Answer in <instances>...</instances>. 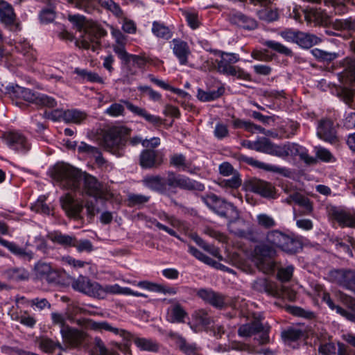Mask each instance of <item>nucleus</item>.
Returning <instances> with one entry per match:
<instances>
[{"instance_id":"obj_1","label":"nucleus","mask_w":355,"mask_h":355,"mask_svg":"<svg viewBox=\"0 0 355 355\" xmlns=\"http://www.w3.org/2000/svg\"><path fill=\"white\" fill-rule=\"evenodd\" d=\"M52 178L63 188L81 191L92 197L96 202H105L110 197L108 191L95 177L69 164L55 165L52 171Z\"/></svg>"},{"instance_id":"obj_2","label":"nucleus","mask_w":355,"mask_h":355,"mask_svg":"<svg viewBox=\"0 0 355 355\" xmlns=\"http://www.w3.org/2000/svg\"><path fill=\"white\" fill-rule=\"evenodd\" d=\"M77 324L86 329L96 331H106L115 335H119L127 341L133 340L135 345L143 351L155 352L159 350L158 343L151 338L135 337L132 333L122 329L113 327L106 321L96 322L92 319L82 318L77 320Z\"/></svg>"},{"instance_id":"obj_3","label":"nucleus","mask_w":355,"mask_h":355,"mask_svg":"<svg viewBox=\"0 0 355 355\" xmlns=\"http://www.w3.org/2000/svg\"><path fill=\"white\" fill-rule=\"evenodd\" d=\"M257 151L282 159L289 156L295 157L298 155L307 164H312L315 162V159L309 156L306 150L302 146L290 142L282 145H277L265 137L257 138Z\"/></svg>"},{"instance_id":"obj_4","label":"nucleus","mask_w":355,"mask_h":355,"mask_svg":"<svg viewBox=\"0 0 355 355\" xmlns=\"http://www.w3.org/2000/svg\"><path fill=\"white\" fill-rule=\"evenodd\" d=\"M201 200L215 214L228 220V228L231 232L240 237L245 236L244 230L232 229L231 224L235 223L240 217L237 208L232 203L219 198L214 193L202 196Z\"/></svg>"},{"instance_id":"obj_5","label":"nucleus","mask_w":355,"mask_h":355,"mask_svg":"<svg viewBox=\"0 0 355 355\" xmlns=\"http://www.w3.org/2000/svg\"><path fill=\"white\" fill-rule=\"evenodd\" d=\"M220 60L217 61V71L220 73L236 76L239 79L250 80V76L241 67L234 66V64L240 60L239 55L234 53L218 51Z\"/></svg>"},{"instance_id":"obj_6","label":"nucleus","mask_w":355,"mask_h":355,"mask_svg":"<svg viewBox=\"0 0 355 355\" xmlns=\"http://www.w3.org/2000/svg\"><path fill=\"white\" fill-rule=\"evenodd\" d=\"M130 132V130L124 126L110 128L103 137L105 148L112 153L120 155V150L125 146Z\"/></svg>"},{"instance_id":"obj_7","label":"nucleus","mask_w":355,"mask_h":355,"mask_svg":"<svg viewBox=\"0 0 355 355\" xmlns=\"http://www.w3.org/2000/svg\"><path fill=\"white\" fill-rule=\"evenodd\" d=\"M80 37L76 41L79 48L96 51L100 46L99 40L106 32L98 26L92 24L82 31Z\"/></svg>"},{"instance_id":"obj_8","label":"nucleus","mask_w":355,"mask_h":355,"mask_svg":"<svg viewBox=\"0 0 355 355\" xmlns=\"http://www.w3.org/2000/svg\"><path fill=\"white\" fill-rule=\"evenodd\" d=\"M266 241L272 247L279 248L288 253H295L299 247V242L290 236L279 231H270L266 234Z\"/></svg>"},{"instance_id":"obj_9","label":"nucleus","mask_w":355,"mask_h":355,"mask_svg":"<svg viewBox=\"0 0 355 355\" xmlns=\"http://www.w3.org/2000/svg\"><path fill=\"white\" fill-rule=\"evenodd\" d=\"M72 288L89 297L96 298H105V286L98 282H92L89 277L80 275L71 283Z\"/></svg>"},{"instance_id":"obj_10","label":"nucleus","mask_w":355,"mask_h":355,"mask_svg":"<svg viewBox=\"0 0 355 355\" xmlns=\"http://www.w3.org/2000/svg\"><path fill=\"white\" fill-rule=\"evenodd\" d=\"M327 279L347 289L355 291V270L334 269L327 274Z\"/></svg>"},{"instance_id":"obj_11","label":"nucleus","mask_w":355,"mask_h":355,"mask_svg":"<svg viewBox=\"0 0 355 355\" xmlns=\"http://www.w3.org/2000/svg\"><path fill=\"white\" fill-rule=\"evenodd\" d=\"M0 23L12 32H18L21 29L12 6L4 0H0Z\"/></svg>"},{"instance_id":"obj_12","label":"nucleus","mask_w":355,"mask_h":355,"mask_svg":"<svg viewBox=\"0 0 355 355\" xmlns=\"http://www.w3.org/2000/svg\"><path fill=\"white\" fill-rule=\"evenodd\" d=\"M168 185L171 187V190L177 187L184 190L198 191H202L205 189L203 184L188 177L177 175L173 171H168Z\"/></svg>"},{"instance_id":"obj_13","label":"nucleus","mask_w":355,"mask_h":355,"mask_svg":"<svg viewBox=\"0 0 355 355\" xmlns=\"http://www.w3.org/2000/svg\"><path fill=\"white\" fill-rule=\"evenodd\" d=\"M5 140L10 148L23 155L26 154L31 148L30 140L19 132H9L6 135Z\"/></svg>"},{"instance_id":"obj_14","label":"nucleus","mask_w":355,"mask_h":355,"mask_svg":"<svg viewBox=\"0 0 355 355\" xmlns=\"http://www.w3.org/2000/svg\"><path fill=\"white\" fill-rule=\"evenodd\" d=\"M329 214L341 227H355L354 211L333 207L329 209Z\"/></svg>"},{"instance_id":"obj_15","label":"nucleus","mask_w":355,"mask_h":355,"mask_svg":"<svg viewBox=\"0 0 355 355\" xmlns=\"http://www.w3.org/2000/svg\"><path fill=\"white\" fill-rule=\"evenodd\" d=\"M142 182L144 186L161 194L169 195L171 193V187L168 185V176L166 180L159 175L147 176Z\"/></svg>"},{"instance_id":"obj_16","label":"nucleus","mask_w":355,"mask_h":355,"mask_svg":"<svg viewBox=\"0 0 355 355\" xmlns=\"http://www.w3.org/2000/svg\"><path fill=\"white\" fill-rule=\"evenodd\" d=\"M121 102L133 114L144 119L148 123L154 125H158L162 123V119L159 116L150 114L146 109L135 105L129 101L123 100Z\"/></svg>"},{"instance_id":"obj_17","label":"nucleus","mask_w":355,"mask_h":355,"mask_svg":"<svg viewBox=\"0 0 355 355\" xmlns=\"http://www.w3.org/2000/svg\"><path fill=\"white\" fill-rule=\"evenodd\" d=\"M336 128L330 119H323L318 122L317 135L322 139L333 142L336 139Z\"/></svg>"},{"instance_id":"obj_18","label":"nucleus","mask_w":355,"mask_h":355,"mask_svg":"<svg viewBox=\"0 0 355 355\" xmlns=\"http://www.w3.org/2000/svg\"><path fill=\"white\" fill-rule=\"evenodd\" d=\"M6 89L11 97L21 98L34 104L36 101L37 95L38 94V92H34L30 89L17 85H9L6 87Z\"/></svg>"},{"instance_id":"obj_19","label":"nucleus","mask_w":355,"mask_h":355,"mask_svg":"<svg viewBox=\"0 0 355 355\" xmlns=\"http://www.w3.org/2000/svg\"><path fill=\"white\" fill-rule=\"evenodd\" d=\"M197 295L204 301L216 308L222 309L225 305V297L212 290L202 288L198 291Z\"/></svg>"},{"instance_id":"obj_20","label":"nucleus","mask_w":355,"mask_h":355,"mask_svg":"<svg viewBox=\"0 0 355 355\" xmlns=\"http://www.w3.org/2000/svg\"><path fill=\"white\" fill-rule=\"evenodd\" d=\"M60 203L62 208L69 216H78L83 209L82 203L75 200L69 194L61 197Z\"/></svg>"},{"instance_id":"obj_21","label":"nucleus","mask_w":355,"mask_h":355,"mask_svg":"<svg viewBox=\"0 0 355 355\" xmlns=\"http://www.w3.org/2000/svg\"><path fill=\"white\" fill-rule=\"evenodd\" d=\"M60 333L64 340L71 347L78 346L85 338V334L83 331L69 327L61 329Z\"/></svg>"},{"instance_id":"obj_22","label":"nucleus","mask_w":355,"mask_h":355,"mask_svg":"<svg viewBox=\"0 0 355 355\" xmlns=\"http://www.w3.org/2000/svg\"><path fill=\"white\" fill-rule=\"evenodd\" d=\"M173 52L178 58L181 65H187L188 64V58L191 54V51L188 44L180 40L173 39Z\"/></svg>"},{"instance_id":"obj_23","label":"nucleus","mask_w":355,"mask_h":355,"mask_svg":"<svg viewBox=\"0 0 355 355\" xmlns=\"http://www.w3.org/2000/svg\"><path fill=\"white\" fill-rule=\"evenodd\" d=\"M35 275L38 278L45 279L49 282L55 280L58 277L56 271L49 263L39 261L35 265Z\"/></svg>"},{"instance_id":"obj_24","label":"nucleus","mask_w":355,"mask_h":355,"mask_svg":"<svg viewBox=\"0 0 355 355\" xmlns=\"http://www.w3.org/2000/svg\"><path fill=\"white\" fill-rule=\"evenodd\" d=\"M340 78L346 84H355V58H346L343 61Z\"/></svg>"},{"instance_id":"obj_25","label":"nucleus","mask_w":355,"mask_h":355,"mask_svg":"<svg viewBox=\"0 0 355 355\" xmlns=\"http://www.w3.org/2000/svg\"><path fill=\"white\" fill-rule=\"evenodd\" d=\"M252 288L254 291L266 293L271 296H277L279 294L275 283L266 278H259L255 280L252 284Z\"/></svg>"},{"instance_id":"obj_26","label":"nucleus","mask_w":355,"mask_h":355,"mask_svg":"<svg viewBox=\"0 0 355 355\" xmlns=\"http://www.w3.org/2000/svg\"><path fill=\"white\" fill-rule=\"evenodd\" d=\"M162 161L158 159L157 153L151 149L144 150L140 155V165L145 168L157 167Z\"/></svg>"},{"instance_id":"obj_27","label":"nucleus","mask_w":355,"mask_h":355,"mask_svg":"<svg viewBox=\"0 0 355 355\" xmlns=\"http://www.w3.org/2000/svg\"><path fill=\"white\" fill-rule=\"evenodd\" d=\"M252 190L264 198H275V187L270 182L263 180H257L252 184Z\"/></svg>"},{"instance_id":"obj_28","label":"nucleus","mask_w":355,"mask_h":355,"mask_svg":"<svg viewBox=\"0 0 355 355\" xmlns=\"http://www.w3.org/2000/svg\"><path fill=\"white\" fill-rule=\"evenodd\" d=\"M2 276L9 281L21 282L28 279L29 272L24 268H10L3 271Z\"/></svg>"},{"instance_id":"obj_29","label":"nucleus","mask_w":355,"mask_h":355,"mask_svg":"<svg viewBox=\"0 0 355 355\" xmlns=\"http://www.w3.org/2000/svg\"><path fill=\"white\" fill-rule=\"evenodd\" d=\"M187 312L180 304L171 305L168 309L167 320L172 323L184 322Z\"/></svg>"},{"instance_id":"obj_30","label":"nucleus","mask_w":355,"mask_h":355,"mask_svg":"<svg viewBox=\"0 0 355 355\" xmlns=\"http://www.w3.org/2000/svg\"><path fill=\"white\" fill-rule=\"evenodd\" d=\"M0 244L7 248L12 254L24 258L26 260L30 261L33 258V253L31 251H26L24 248L15 243L4 239H0Z\"/></svg>"},{"instance_id":"obj_31","label":"nucleus","mask_w":355,"mask_h":355,"mask_svg":"<svg viewBox=\"0 0 355 355\" xmlns=\"http://www.w3.org/2000/svg\"><path fill=\"white\" fill-rule=\"evenodd\" d=\"M78 151L93 157L98 165H103L105 163V160L103 157L99 149L96 147L90 146L85 142H81L80 144L78 146Z\"/></svg>"},{"instance_id":"obj_32","label":"nucleus","mask_w":355,"mask_h":355,"mask_svg":"<svg viewBox=\"0 0 355 355\" xmlns=\"http://www.w3.org/2000/svg\"><path fill=\"white\" fill-rule=\"evenodd\" d=\"M232 21L237 26L246 30H253L257 26L256 20L241 12L235 13L232 17Z\"/></svg>"},{"instance_id":"obj_33","label":"nucleus","mask_w":355,"mask_h":355,"mask_svg":"<svg viewBox=\"0 0 355 355\" xmlns=\"http://www.w3.org/2000/svg\"><path fill=\"white\" fill-rule=\"evenodd\" d=\"M320 42L319 37L315 35L299 31L295 43L302 48L309 49Z\"/></svg>"},{"instance_id":"obj_34","label":"nucleus","mask_w":355,"mask_h":355,"mask_svg":"<svg viewBox=\"0 0 355 355\" xmlns=\"http://www.w3.org/2000/svg\"><path fill=\"white\" fill-rule=\"evenodd\" d=\"M170 165L191 174L194 173L191 164L187 161L186 157L181 153H175L170 156Z\"/></svg>"},{"instance_id":"obj_35","label":"nucleus","mask_w":355,"mask_h":355,"mask_svg":"<svg viewBox=\"0 0 355 355\" xmlns=\"http://www.w3.org/2000/svg\"><path fill=\"white\" fill-rule=\"evenodd\" d=\"M53 243L64 247H73L76 237L73 235L64 234L60 232H53L49 235Z\"/></svg>"},{"instance_id":"obj_36","label":"nucleus","mask_w":355,"mask_h":355,"mask_svg":"<svg viewBox=\"0 0 355 355\" xmlns=\"http://www.w3.org/2000/svg\"><path fill=\"white\" fill-rule=\"evenodd\" d=\"M225 92V88L223 86L219 87L216 90L205 91L198 89L197 92V98L202 102H209L220 98Z\"/></svg>"},{"instance_id":"obj_37","label":"nucleus","mask_w":355,"mask_h":355,"mask_svg":"<svg viewBox=\"0 0 355 355\" xmlns=\"http://www.w3.org/2000/svg\"><path fill=\"white\" fill-rule=\"evenodd\" d=\"M243 160L250 166L257 167L258 168L264 169L268 171H272L275 173H282L285 168L279 167L276 165L268 164L264 162L254 159L250 157H244Z\"/></svg>"},{"instance_id":"obj_38","label":"nucleus","mask_w":355,"mask_h":355,"mask_svg":"<svg viewBox=\"0 0 355 355\" xmlns=\"http://www.w3.org/2000/svg\"><path fill=\"white\" fill-rule=\"evenodd\" d=\"M87 117V114L77 109L64 110V121L66 123H81Z\"/></svg>"},{"instance_id":"obj_39","label":"nucleus","mask_w":355,"mask_h":355,"mask_svg":"<svg viewBox=\"0 0 355 355\" xmlns=\"http://www.w3.org/2000/svg\"><path fill=\"white\" fill-rule=\"evenodd\" d=\"M254 253L259 261V264H262L264 259L270 258L275 254V250L272 246L261 244L255 247Z\"/></svg>"},{"instance_id":"obj_40","label":"nucleus","mask_w":355,"mask_h":355,"mask_svg":"<svg viewBox=\"0 0 355 355\" xmlns=\"http://www.w3.org/2000/svg\"><path fill=\"white\" fill-rule=\"evenodd\" d=\"M262 328L263 324L261 322L254 321L251 323L241 325L238 329V334L241 337H250L257 334V331Z\"/></svg>"},{"instance_id":"obj_41","label":"nucleus","mask_w":355,"mask_h":355,"mask_svg":"<svg viewBox=\"0 0 355 355\" xmlns=\"http://www.w3.org/2000/svg\"><path fill=\"white\" fill-rule=\"evenodd\" d=\"M152 32L157 37L169 40L172 37V32L164 24L154 21L152 26Z\"/></svg>"},{"instance_id":"obj_42","label":"nucleus","mask_w":355,"mask_h":355,"mask_svg":"<svg viewBox=\"0 0 355 355\" xmlns=\"http://www.w3.org/2000/svg\"><path fill=\"white\" fill-rule=\"evenodd\" d=\"M40 347L46 353H52L57 348L62 351L67 350V348L64 347L60 343L49 338H42L40 342Z\"/></svg>"},{"instance_id":"obj_43","label":"nucleus","mask_w":355,"mask_h":355,"mask_svg":"<svg viewBox=\"0 0 355 355\" xmlns=\"http://www.w3.org/2000/svg\"><path fill=\"white\" fill-rule=\"evenodd\" d=\"M292 198L293 199L294 202L304 209V214L309 215L311 214L313 211V204L307 197H305L299 193H294V196Z\"/></svg>"},{"instance_id":"obj_44","label":"nucleus","mask_w":355,"mask_h":355,"mask_svg":"<svg viewBox=\"0 0 355 355\" xmlns=\"http://www.w3.org/2000/svg\"><path fill=\"white\" fill-rule=\"evenodd\" d=\"M150 199V196L138 194V193H129L128 195V205L130 207H141L147 203Z\"/></svg>"},{"instance_id":"obj_45","label":"nucleus","mask_w":355,"mask_h":355,"mask_svg":"<svg viewBox=\"0 0 355 355\" xmlns=\"http://www.w3.org/2000/svg\"><path fill=\"white\" fill-rule=\"evenodd\" d=\"M263 45L284 55L293 56L292 50L278 42L266 40L264 42Z\"/></svg>"},{"instance_id":"obj_46","label":"nucleus","mask_w":355,"mask_h":355,"mask_svg":"<svg viewBox=\"0 0 355 355\" xmlns=\"http://www.w3.org/2000/svg\"><path fill=\"white\" fill-rule=\"evenodd\" d=\"M322 300L331 310H336V313L346 318L347 320L348 318H352L353 316L352 314H350L351 311L345 310L339 306L335 305L331 299L330 295L328 293H323Z\"/></svg>"},{"instance_id":"obj_47","label":"nucleus","mask_w":355,"mask_h":355,"mask_svg":"<svg viewBox=\"0 0 355 355\" xmlns=\"http://www.w3.org/2000/svg\"><path fill=\"white\" fill-rule=\"evenodd\" d=\"M242 183L241 175L239 173H235L231 178L220 180L218 184L220 187L227 189H236Z\"/></svg>"},{"instance_id":"obj_48","label":"nucleus","mask_w":355,"mask_h":355,"mask_svg":"<svg viewBox=\"0 0 355 355\" xmlns=\"http://www.w3.org/2000/svg\"><path fill=\"white\" fill-rule=\"evenodd\" d=\"M304 336L303 331L297 328L290 327L282 332V337L285 341L293 342L298 340Z\"/></svg>"},{"instance_id":"obj_49","label":"nucleus","mask_w":355,"mask_h":355,"mask_svg":"<svg viewBox=\"0 0 355 355\" xmlns=\"http://www.w3.org/2000/svg\"><path fill=\"white\" fill-rule=\"evenodd\" d=\"M194 318L199 324L205 327L206 329L214 322L212 318L204 309L196 311L194 313Z\"/></svg>"},{"instance_id":"obj_50","label":"nucleus","mask_w":355,"mask_h":355,"mask_svg":"<svg viewBox=\"0 0 355 355\" xmlns=\"http://www.w3.org/2000/svg\"><path fill=\"white\" fill-rule=\"evenodd\" d=\"M312 55L320 62H331L337 58V54L334 52H329L320 49H314L311 51Z\"/></svg>"},{"instance_id":"obj_51","label":"nucleus","mask_w":355,"mask_h":355,"mask_svg":"<svg viewBox=\"0 0 355 355\" xmlns=\"http://www.w3.org/2000/svg\"><path fill=\"white\" fill-rule=\"evenodd\" d=\"M122 294L125 295H132L133 291L128 287H121L119 284L105 286V297L107 294Z\"/></svg>"},{"instance_id":"obj_52","label":"nucleus","mask_w":355,"mask_h":355,"mask_svg":"<svg viewBox=\"0 0 355 355\" xmlns=\"http://www.w3.org/2000/svg\"><path fill=\"white\" fill-rule=\"evenodd\" d=\"M68 19L79 32H82L83 29L91 24L86 21L85 17L80 15H69Z\"/></svg>"},{"instance_id":"obj_53","label":"nucleus","mask_w":355,"mask_h":355,"mask_svg":"<svg viewBox=\"0 0 355 355\" xmlns=\"http://www.w3.org/2000/svg\"><path fill=\"white\" fill-rule=\"evenodd\" d=\"M35 104L38 106L51 108L57 105V102L55 98L51 96L38 93Z\"/></svg>"},{"instance_id":"obj_54","label":"nucleus","mask_w":355,"mask_h":355,"mask_svg":"<svg viewBox=\"0 0 355 355\" xmlns=\"http://www.w3.org/2000/svg\"><path fill=\"white\" fill-rule=\"evenodd\" d=\"M257 220L258 225L265 229L274 227L277 225L275 219L266 214H258Z\"/></svg>"},{"instance_id":"obj_55","label":"nucleus","mask_w":355,"mask_h":355,"mask_svg":"<svg viewBox=\"0 0 355 355\" xmlns=\"http://www.w3.org/2000/svg\"><path fill=\"white\" fill-rule=\"evenodd\" d=\"M76 248V250L78 252H87L89 253L94 250V245L88 239H81L78 240L76 238V241L74 242V245Z\"/></svg>"},{"instance_id":"obj_56","label":"nucleus","mask_w":355,"mask_h":355,"mask_svg":"<svg viewBox=\"0 0 355 355\" xmlns=\"http://www.w3.org/2000/svg\"><path fill=\"white\" fill-rule=\"evenodd\" d=\"M46 198L41 196L32 206V209L36 212L41 213L45 215L51 214L50 207L45 203Z\"/></svg>"},{"instance_id":"obj_57","label":"nucleus","mask_w":355,"mask_h":355,"mask_svg":"<svg viewBox=\"0 0 355 355\" xmlns=\"http://www.w3.org/2000/svg\"><path fill=\"white\" fill-rule=\"evenodd\" d=\"M349 1V0H328L325 1V3L329 6L331 5L336 14H343L347 11V7L345 3Z\"/></svg>"},{"instance_id":"obj_58","label":"nucleus","mask_w":355,"mask_h":355,"mask_svg":"<svg viewBox=\"0 0 355 355\" xmlns=\"http://www.w3.org/2000/svg\"><path fill=\"white\" fill-rule=\"evenodd\" d=\"M158 217L161 220L168 223L174 228H180L182 225V222L180 220L174 216H169L166 212L159 213Z\"/></svg>"},{"instance_id":"obj_59","label":"nucleus","mask_w":355,"mask_h":355,"mask_svg":"<svg viewBox=\"0 0 355 355\" xmlns=\"http://www.w3.org/2000/svg\"><path fill=\"white\" fill-rule=\"evenodd\" d=\"M327 14L320 9L311 8L306 14V18L309 20H314L318 22L322 21L326 17Z\"/></svg>"},{"instance_id":"obj_60","label":"nucleus","mask_w":355,"mask_h":355,"mask_svg":"<svg viewBox=\"0 0 355 355\" xmlns=\"http://www.w3.org/2000/svg\"><path fill=\"white\" fill-rule=\"evenodd\" d=\"M124 107L123 105L117 103H112L110 107H108L105 111V114L112 116L117 117L119 116L124 115Z\"/></svg>"},{"instance_id":"obj_61","label":"nucleus","mask_w":355,"mask_h":355,"mask_svg":"<svg viewBox=\"0 0 355 355\" xmlns=\"http://www.w3.org/2000/svg\"><path fill=\"white\" fill-rule=\"evenodd\" d=\"M180 348L186 355H200V349L196 345L187 343L184 340H181Z\"/></svg>"},{"instance_id":"obj_62","label":"nucleus","mask_w":355,"mask_h":355,"mask_svg":"<svg viewBox=\"0 0 355 355\" xmlns=\"http://www.w3.org/2000/svg\"><path fill=\"white\" fill-rule=\"evenodd\" d=\"M125 62L129 65H133L138 68H142L146 65V60L142 56L130 54Z\"/></svg>"},{"instance_id":"obj_63","label":"nucleus","mask_w":355,"mask_h":355,"mask_svg":"<svg viewBox=\"0 0 355 355\" xmlns=\"http://www.w3.org/2000/svg\"><path fill=\"white\" fill-rule=\"evenodd\" d=\"M294 268L293 266H288L278 270L277 277L282 282H288L293 276Z\"/></svg>"},{"instance_id":"obj_64","label":"nucleus","mask_w":355,"mask_h":355,"mask_svg":"<svg viewBox=\"0 0 355 355\" xmlns=\"http://www.w3.org/2000/svg\"><path fill=\"white\" fill-rule=\"evenodd\" d=\"M341 301L346 304L350 309V314L352 315V318H348L349 320L355 321V299L346 294H340Z\"/></svg>"}]
</instances>
